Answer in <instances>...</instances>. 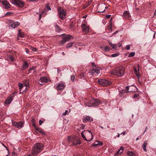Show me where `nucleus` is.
<instances>
[{"label": "nucleus", "mask_w": 156, "mask_h": 156, "mask_svg": "<svg viewBox=\"0 0 156 156\" xmlns=\"http://www.w3.org/2000/svg\"><path fill=\"white\" fill-rule=\"evenodd\" d=\"M44 145L42 143H37L34 145L32 150V154L37 155L43 150Z\"/></svg>", "instance_id": "1"}, {"label": "nucleus", "mask_w": 156, "mask_h": 156, "mask_svg": "<svg viewBox=\"0 0 156 156\" xmlns=\"http://www.w3.org/2000/svg\"><path fill=\"white\" fill-rule=\"evenodd\" d=\"M125 69L122 66H119L115 68L112 72L111 74L119 76H122L124 74Z\"/></svg>", "instance_id": "2"}, {"label": "nucleus", "mask_w": 156, "mask_h": 156, "mask_svg": "<svg viewBox=\"0 0 156 156\" xmlns=\"http://www.w3.org/2000/svg\"><path fill=\"white\" fill-rule=\"evenodd\" d=\"M67 140L69 143H72L73 145H77V144H80L81 143L79 138L77 136H73L71 137L70 136H68Z\"/></svg>", "instance_id": "3"}, {"label": "nucleus", "mask_w": 156, "mask_h": 156, "mask_svg": "<svg viewBox=\"0 0 156 156\" xmlns=\"http://www.w3.org/2000/svg\"><path fill=\"white\" fill-rule=\"evenodd\" d=\"M100 102V101L98 99H92L89 101L88 103H86V105L89 107L95 106L98 105Z\"/></svg>", "instance_id": "4"}, {"label": "nucleus", "mask_w": 156, "mask_h": 156, "mask_svg": "<svg viewBox=\"0 0 156 156\" xmlns=\"http://www.w3.org/2000/svg\"><path fill=\"white\" fill-rule=\"evenodd\" d=\"M58 11L59 17L62 20H64L66 16V10L61 7H59L58 8Z\"/></svg>", "instance_id": "5"}, {"label": "nucleus", "mask_w": 156, "mask_h": 156, "mask_svg": "<svg viewBox=\"0 0 156 156\" xmlns=\"http://www.w3.org/2000/svg\"><path fill=\"white\" fill-rule=\"evenodd\" d=\"M98 82L99 84L103 86H109V85H111L112 83V82L105 79H98Z\"/></svg>", "instance_id": "6"}, {"label": "nucleus", "mask_w": 156, "mask_h": 156, "mask_svg": "<svg viewBox=\"0 0 156 156\" xmlns=\"http://www.w3.org/2000/svg\"><path fill=\"white\" fill-rule=\"evenodd\" d=\"M11 2L14 5H16L18 7L22 8L24 6V3L23 2L19 0H11Z\"/></svg>", "instance_id": "7"}, {"label": "nucleus", "mask_w": 156, "mask_h": 156, "mask_svg": "<svg viewBox=\"0 0 156 156\" xmlns=\"http://www.w3.org/2000/svg\"><path fill=\"white\" fill-rule=\"evenodd\" d=\"M72 37V36L71 35H70V34H67V35H65V36H64L62 40L60 41L59 42V44H64L66 41L69 40Z\"/></svg>", "instance_id": "8"}, {"label": "nucleus", "mask_w": 156, "mask_h": 156, "mask_svg": "<svg viewBox=\"0 0 156 156\" xmlns=\"http://www.w3.org/2000/svg\"><path fill=\"white\" fill-rule=\"evenodd\" d=\"M12 122L13 126H16L18 128H21L23 126V124L22 122H15L12 120Z\"/></svg>", "instance_id": "9"}, {"label": "nucleus", "mask_w": 156, "mask_h": 156, "mask_svg": "<svg viewBox=\"0 0 156 156\" xmlns=\"http://www.w3.org/2000/svg\"><path fill=\"white\" fill-rule=\"evenodd\" d=\"M9 21L10 22L9 27H12V28H15L20 25V23L17 22V21L14 22V21H12L11 20H9Z\"/></svg>", "instance_id": "10"}, {"label": "nucleus", "mask_w": 156, "mask_h": 156, "mask_svg": "<svg viewBox=\"0 0 156 156\" xmlns=\"http://www.w3.org/2000/svg\"><path fill=\"white\" fill-rule=\"evenodd\" d=\"M86 133L87 134V141L92 140L93 138V136L91 131L88 130L86 131Z\"/></svg>", "instance_id": "11"}, {"label": "nucleus", "mask_w": 156, "mask_h": 156, "mask_svg": "<svg viewBox=\"0 0 156 156\" xmlns=\"http://www.w3.org/2000/svg\"><path fill=\"white\" fill-rule=\"evenodd\" d=\"M93 118H91L90 116H83V122H84V123H86V122H91V121H93Z\"/></svg>", "instance_id": "12"}, {"label": "nucleus", "mask_w": 156, "mask_h": 156, "mask_svg": "<svg viewBox=\"0 0 156 156\" xmlns=\"http://www.w3.org/2000/svg\"><path fill=\"white\" fill-rule=\"evenodd\" d=\"M83 31L85 34H87L89 31V28L88 26H86L85 24H83L82 26Z\"/></svg>", "instance_id": "13"}, {"label": "nucleus", "mask_w": 156, "mask_h": 156, "mask_svg": "<svg viewBox=\"0 0 156 156\" xmlns=\"http://www.w3.org/2000/svg\"><path fill=\"white\" fill-rule=\"evenodd\" d=\"M14 96H13L11 94L10 95L8 98L6 99V100L5 102L6 104H9L11 103L12 101L13 100Z\"/></svg>", "instance_id": "14"}, {"label": "nucleus", "mask_w": 156, "mask_h": 156, "mask_svg": "<svg viewBox=\"0 0 156 156\" xmlns=\"http://www.w3.org/2000/svg\"><path fill=\"white\" fill-rule=\"evenodd\" d=\"M2 4L4 6V7L5 9L9 8L10 7V5L9 2L7 1H2Z\"/></svg>", "instance_id": "15"}, {"label": "nucleus", "mask_w": 156, "mask_h": 156, "mask_svg": "<svg viewBox=\"0 0 156 156\" xmlns=\"http://www.w3.org/2000/svg\"><path fill=\"white\" fill-rule=\"evenodd\" d=\"M29 66V65L28 62H27V61H24L21 67V70H23L24 69H27V68H28Z\"/></svg>", "instance_id": "16"}, {"label": "nucleus", "mask_w": 156, "mask_h": 156, "mask_svg": "<svg viewBox=\"0 0 156 156\" xmlns=\"http://www.w3.org/2000/svg\"><path fill=\"white\" fill-rule=\"evenodd\" d=\"M65 86L64 84L59 83L56 87V89L57 90H61L62 89L64 88Z\"/></svg>", "instance_id": "17"}, {"label": "nucleus", "mask_w": 156, "mask_h": 156, "mask_svg": "<svg viewBox=\"0 0 156 156\" xmlns=\"http://www.w3.org/2000/svg\"><path fill=\"white\" fill-rule=\"evenodd\" d=\"M48 81V79L47 77H41L39 81L41 82V84H42V83H44V82H47Z\"/></svg>", "instance_id": "18"}, {"label": "nucleus", "mask_w": 156, "mask_h": 156, "mask_svg": "<svg viewBox=\"0 0 156 156\" xmlns=\"http://www.w3.org/2000/svg\"><path fill=\"white\" fill-rule=\"evenodd\" d=\"M103 144V142H100L99 140H96L94 143H93L92 146H94V147H97L98 145H102Z\"/></svg>", "instance_id": "19"}, {"label": "nucleus", "mask_w": 156, "mask_h": 156, "mask_svg": "<svg viewBox=\"0 0 156 156\" xmlns=\"http://www.w3.org/2000/svg\"><path fill=\"white\" fill-rule=\"evenodd\" d=\"M123 149L124 147H121L118 151L115 154V155H118L119 154L122 153Z\"/></svg>", "instance_id": "20"}, {"label": "nucleus", "mask_w": 156, "mask_h": 156, "mask_svg": "<svg viewBox=\"0 0 156 156\" xmlns=\"http://www.w3.org/2000/svg\"><path fill=\"white\" fill-rule=\"evenodd\" d=\"M147 140L145 141L143 145H142V147L143 148V150H144L145 151H147V150H146V147H147Z\"/></svg>", "instance_id": "21"}, {"label": "nucleus", "mask_w": 156, "mask_h": 156, "mask_svg": "<svg viewBox=\"0 0 156 156\" xmlns=\"http://www.w3.org/2000/svg\"><path fill=\"white\" fill-rule=\"evenodd\" d=\"M24 85L26 87V89H27V87H29V80H28V79H25L24 80Z\"/></svg>", "instance_id": "22"}, {"label": "nucleus", "mask_w": 156, "mask_h": 156, "mask_svg": "<svg viewBox=\"0 0 156 156\" xmlns=\"http://www.w3.org/2000/svg\"><path fill=\"white\" fill-rule=\"evenodd\" d=\"M105 7L104 5H101L100 6H98V8L99 9L102 8V9H101V10H99L98 12H104V11H105Z\"/></svg>", "instance_id": "23"}, {"label": "nucleus", "mask_w": 156, "mask_h": 156, "mask_svg": "<svg viewBox=\"0 0 156 156\" xmlns=\"http://www.w3.org/2000/svg\"><path fill=\"white\" fill-rule=\"evenodd\" d=\"M123 16L124 17H125V18H129V12L127 11H124Z\"/></svg>", "instance_id": "24"}, {"label": "nucleus", "mask_w": 156, "mask_h": 156, "mask_svg": "<svg viewBox=\"0 0 156 156\" xmlns=\"http://www.w3.org/2000/svg\"><path fill=\"white\" fill-rule=\"evenodd\" d=\"M24 36V34L23 32H21V30H18V36L20 37H23Z\"/></svg>", "instance_id": "25"}, {"label": "nucleus", "mask_w": 156, "mask_h": 156, "mask_svg": "<svg viewBox=\"0 0 156 156\" xmlns=\"http://www.w3.org/2000/svg\"><path fill=\"white\" fill-rule=\"evenodd\" d=\"M36 130H37V131H38V132L40 133L41 134H44V135L45 133L44 131H43L42 129L41 128H38V127H37V128H36L35 129Z\"/></svg>", "instance_id": "26"}, {"label": "nucleus", "mask_w": 156, "mask_h": 156, "mask_svg": "<svg viewBox=\"0 0 156 156\" xmlns=\"http://www.w3.org/2000/svg\"><path fill=\"white\" fill-rule=\"evenodd\" d=\"M111 49L110 47L108 46H106L104 48V51H109L111 50Z\"/></svg>", "instance_id": "27"}, {"label": "nucleus", "mask_w": 156, "mask_h": 156, "mask_svg": "<svg viewBox=\"0 0 156 156\" xmlns=\"http://www.w3.org/2000/svg\"><path fill=\"white\" fill-rule=\"evenodd\" d=\"M109 44L113 48H117V44H113L111 42H109Z\"/></svg>", "instance_id": "28"}, {"label": "nucleus", "mask_w": 156, "mask_h": 156, "mask_svg": "<svg viewBox=\"0 0 156 156\" xmlns=\"http://www.w3.org/2000/svg\"><path fill=\"white\" fill-rule=\"evenodd\" d=\"M127 154L131 156H135V153H134V152H133V151H128L127 152Z\"/></svg>", "instance_id": "29"}, {"label": "nucleus", "mask_w": 156, "mask_h": 156, "mask_svg": "<svg viewBox=\"0 0 156 156\" xmlns=\"http://www.w3.org/2000/svg\"><path fill=\"white\" fill-rule=\"evenodd\" d=\"M73 42H71L70 43H69L67 44L66 46V47L67 48H69L70 47H72L73 44Z\"/></svg>", "instance_id": "30"}, {"label": "nucleus", "mask_w": 156, "mask_h": 156, "mask_svg": "<svg viewBox=\"0 0 156 156\" xmlns=\"http://www.w3.org/2000/svg\"><path fill=\"white\" fill-rule=\"evenodd\" d=\"M89 73L91 75H94L95 74V69H93L92 70H90L89 71Z\"/></svg>", "instance_id": "31"}, {"label": "nucleus", "mask_w": 156, "mask_h": 156, "mask_svg": "<svg viewBox=\"0 0 156 156\" xmlns=\"http://www.w3.org/2000/svg\"><path fill=\"white\" fill-rule=\"evenodd\" d=\"M1 145L2 146H3L4 147H5V148L8 151V154H7L6 155H5V156H8V155H9V150L8 149V148H7V147H6L5 146V145L4 144H3V143H1L0 144V146H1Z\"/></svg>", "instance_id": "32"}, {"label": "nucleus", "mask_w": 156, "mask_h": 156, "mask_svg": "<svg viewBox=\"0 0 156 156\" xmlns=\"http://www.w3.org/2000/svg\"><path fill=\"white\" fill-rule=\"evenodd\" d=\"M55 29L56 31L57 32H60L61 30V28L59 27V26H58V25H56L55 26Z\"/></svg>", "instance_id": "33"}, {"label": "nucleus", "mask_w": 156, "mask_h": 156, "mask_svg": "<svg viewBox=\"0 0 156 156\" xmlns=\"http://www.w3.org/2000/svg\"><path fill=\"white\" fill-rule=\"evenodd\" d=\"M8 57L9 58H10L12 61H14L15 60V59L14 57H13L12 55H8Z\"/></svg>", "instance_id": "34"}, {"label": "nucleus", "mask_w": 156, "mask_h": 156, "mask_svg": "<svg viewBox=\"0 0 156 156\" xmlns=\"http://www.w3.org/2000/svg\"><path fill=\"white\" fill-rule=\"evenodd\" d=\"M23 87V85L22 83H18V87L20 90H21Z\"/></svg>", "instance_id": "35"}, {"label": "nucleus", "mask_w": 156, "mask_h": 156, "mask_svg": "<svg viewBox=\"0 0 156 156\" xmlns=\"http://www.w3.org/2000/svg\"><path fill=\"white\" fill-rule=\"evenodd\" d=\"M129 86H127L126 87V93H128L129 92H131V91H132V90H130L129 91Z\"/></svg>", "instance_id": "36"}, {"label": "nucleus", "mask_w": 156, "mask_h": 156, "mask_svg": "<svg viewBox=\"0 0 156 156\" xmlns=\"http://www.w3.org/2000/svg\"><path fill=\"white\" fill-rule=\"evenodd\" d=\"M81 134L82 137L84 139V140H85L87 141V138L85 136L84 134V132H82L81 133Z\"/></svg>", "instance_id": "37"}, {"label": "nucleus", "mask_w": 156, "mask_h": 156, "mask_svg": "<svg viewBox=\"0 0 156 156\" xmlns=\"http://www.w3.org/2000/svg\"><path fill=\"white\" fill-rule=\"evenodd\" d=\"M135 52H132L130 53L128 55L129 57H133V56H134L135 55Z\"/></svg>", "instance_id": "38"}, {"label": "nucleus", "mask_w": 156, "mask_h": 156, "mask_svg": "<svg viewBox=\"0 0 156 156\" xmlns=\"http://www.w3.org/2000/svg\"><path fill=\"white\" fill-rule=\"evenodd\" d=\"M139 96V94H134L133 97V98L134 99H136Z\"/></svg>", "instance_id": "39"}, {"label": "nucleus", "mask_w": 156, "mask_h": 156, "mask_svg": "<svg viewBox=\"0 0 156 156\" xmlns=\"http://www.w3.org/2000/svg\"><path fill=\"white\" fill-rule=\"evenodd\" d=\"M119 53H116V54H114L112 55V57H116L117 56H119Z\"/></svg>", "instance_id": "40"}, {"label": "nucleus", "mask_w": 156, "mask_h": 156, "mask_svg": "<svg viewBox=\"0 0 156 156\" xmlns=\"http://www.w3.org/2000/svg\"><path fill=\"white\" fill-rule=\"evenodd\" d=\"M120 93L121 94H123V93H126V91L125 89H123V90H120Z\"/></svg>", "instance_id": "41"}, {"label": "nucleus", "mask_w": 156, "mask_h": 156, "mask_svg": "<svg viewBox=\"0 0 156 156\" xmlns=\"http://www.w3.org/2000/svg\"><path fill=\"white\" fill-rule=\"evenodd\" d=\"M49 3H48L47 5H46V8L48 10H51V7L50 6H49Z\"/></svg>", "instance_id": "42"}, {"label": "nucleus", "mask_w": 156, "mask_h": 156, "mask_svg": "<svg viewBox=\"0 0 156 156\" xmlns=\"http://www.w3.org/2000/svg\"><path fill=\"white\" fill-rule=\"evenodd\" d=\"M30 49L34 51H36L37 50V49H36V48H35L32 47H31L30 48Z\"/></svg>", "instance_id": "43"}, {"label": "nucleus", "mask_w": 156, "mask_h": 156, "mask_svg": "<svg viewBox=\"0 0 156 156\" xmlns=\"http://www.w3.org/2000/svg\"><path fill=\"white\" fill-rule=\"evenodd\" d=\"M95 69V73L97 74L100 73V70L98 69Z\"/></svg>", "instance_id": "44"}, {"label": "nucleus", "mask_w": 156, "mask_h": 156, "mask_svg": "<svg viewBox=\"0 0 156 156\" xmlns=\"http://www.w3.org/2000/svg\"><path fill=\"white\" fill-rule=\"evenodd\" d=\"M126 49V50H129L130 49V45H127L125 48Z\"/></svg>", "instance_id": "45"}, {"label": "nucleus", "mask_w": 156, "mask_h": 156, "mask_svg": "<svg viewBox=\"0 0 156 156\" xmlns=\"http://www.w3.org/2000/svg\"><path fill=\"white\" fill-rule=\"evenodd\" d=\"M75 77L74 76H71V79L72 81H74Z\"/></svg>", "instance_id": "46"}, {"label": "nucleus", "mask_w": 156, "mask_h": 156, "mask_svg": "<svg viewBox=\"0 0 156 156\" xmlns=\"http://www.w3.org/2000/svg\"><path fill=\"white\" fill-rule=\"evenodd\" d=\"M139 70L138 69V71H137L136 73V75L137 76V77H139L140 76V74L139 73Z\"/></svg>", "instance_id": "47"}, {"label": "nucleus", "mask_w": 156, "mask_h": 156, "mask_svg": "<svg viewBox=\"0 0 156 156\" xmlns=\"http://www.w3.org/2000/svg\"><path fill=\"white\" fill-rule=\"evenodd\" d=\"M12 156H17V154L15 152H13Z\"/></svg>", "instance_id": "48"}, {"label": "nucleus", "mask_w": 156, "mask_h": 156, "mask_svg": "<svg viewBox=\"0 0 156 156\" xmlns=\"http://www.w3.org/2000/svg\"><path fill=\"white\" fill-rule=\"evenodd\" d=\"M133 70H134V71L135 73L136 74V72H137V69H136V68H135V67H134L133 68Z\"/></svg>", "instance_id": "49"}, {"label": "nucleus", "mask_w": 156, "mask_h": 156, "mask_svg": "<svg viewBox=\"0 0 156 156\" xmlns=\"http://www.w3.org/2000/svg\"><path fill=\"white\" fill-rule=\"evenodd\" d=\"M85 127V126H84V125L82 124L81 126L80 127V128L81 129H84Z\"/></svg>", "instance_id": "50"}, {"label": "nucleus", "mask_w": 156, "mask_h": 156, "mask_svg": "<svg viewBox=\"0 0 156 156\" xmlns=\"http://www.w3.org/2000/svg\"><path fill=\"white\" fill-rule=\"evenodd\" d=\"M25 51L27 53H28L29 54L30 52H29V50L28 48H25Z\"/></svg>", "instance_id": "51"}, {"label": "nucleus", "mask_w": 156, "mask_h": 156, "mask_svg": "<svg viewBox=\"0 0 156 156\" xmlns=\"http://www.w3.org/2000/svg\"><path fill=\"white\" fill-rule=\"evenodd\" d=\"M35 67H33L32 68H31V69H30L29 70V73H31V70H34V69H35Z\"/></svg>", "instance_id": "52"}, {"label": "nucleus", "mask_w": 156, "mask_h": 156, "mask_svg": "<svg viewBox=\"0 0 156 156\" xmlns=\"http://www.w3.org/2000/svg\"><path fill=\"white\" fill-rule=\"evenodd\" d=\"M68 112L67 110H66L65 112L62 114L63 115H66L67 114Z\"/></svg>", "instance_id": "53"}, {"label": "nucleus", "mask_w": 156, "mask_h": 156, "mask_svg": "<svg viewBox=\"0 0 156 156\" xmlns=\"http://www.w3.org/2000/svg\"><path fill=\"white\" fill-rule=\"evenodd\" d=\"M43 121H42V120H40L39 121V124L40 125H41L42 124Z\"/></svg>", "instance_id": "54"}, {"label": "nucleus", "mask_w": 156, "mask_h": 156, "mask_svg": "<svg viewBox=\"0 0 156 156\" xmlns=\"http://www.w3.org/2000/svg\"><path fill=\"white\" fill-rule=\"evenodd\" d=\"M111 15H106L105 17L107 18H109L111 17Z\"/></svg>", "instance_id": "55"}, {"label": "nucleus", "mask_w": 156, "mask_h": 156, "mask_svg": "<svg viewBox=\"0 0 156 156\" xmlns=\"http://www.w3.org/2000/svg\"><path fill=\"white\" fill-rule=\"evenodd\" d=\"M108 30H112V26H108Z\"/></svg>", "instance_id": "56"}, {"label": "nucleus", "mask_w": 156, "mask_h": 156, "mask_svg": "<svg viewBox=\"0 0 156 156\" xmlns=\"http://www.w3.org/2000/svg\"><path fill=\"white\" fill-rule=\"evenodd\" d=\"M91 64L92 66H93V67H94V66H95V67H96L95 64V63H94V62H92Z\"/></svg>", "instance_id": "57"}, {"label": "nucleus", "mask_w": 156, "mask_h": 156, "mask_svg": "<svg viewBox=\"0 0 156 156\" xmlns=\"http://www.w3.org/2000/svg\"><path fill=\"white\" fill-rule=\"evenodd\" d=\"M33 126L34 127H36V123H34L33 124Z\"/></svg>", "instance_id": "58"}, {"label": "nucleus", "mask_w": 156, "mask_h": 156, "mask_svg": "<svg viewBox=\"0 0 156 156\" xmlns=\"http://www.w3.org/2000/svg\"><path fill=\"white\" fill-rule=\"evenodd\" d=\"M119 32V31L117 30L115 32L113 33V34H117V33H118Z\"/></svg>", "instance_id": "59"}, {"label": "nucleus", "mask_w": 156, "mask_h": 156, "mask_svg": "<svg viewBox=\"0 0 156 156\" xmlns=\"http://www.w3.org/2000/svg\"><path fill=\"white\" fill-rule=\"evenodd\" d=\"M90 3L91 2H89L88 3L87 5V6H89V5H90Z\"/></svg>", "instance_id": "60"}, {"label": "nucleus", "mask_w": 156, "mask_h": 156, "mask_svg": "<svg viewBox=\"0 0 156 156\" xmlns=\"http://www.w3.org/2000/svg\"><path fill=\"white\" fill-rule=\"evenodd\" d=\"M80 76H84V75L83 73H81L80 74Z\"/></svg>", "instance_id": "61"}, {"label": "nucleus", "mask_w": 156, "mask_h": 156, "mask_svg": "<svg viewBox=\"0 0 156 156\" xmlns=\"http://www.w3.org/2000/svg\"><path fill=\"white\" fill-rule=\"evenodd\" d=\"M147 126H146L145 128V131H144V133L146 132V131H147Z\"/></svg>", "instance_id": "62"}, {"label": "nucleus", "mask_w": 156, "mask_h": 156, "mask_svg": "<svg viewBox=\"0 0 156 156\" xmlns=\"http://www.w3.org/2000/svg\"><path fill=\"white\" fill-rule=\"evenodd\" d=\"M118 46L119 47H121V46H122V44L120 43H119L118 44Z\"/></svg>", "instance_id": "63"}, {"label": "nucleus", "mask_w": 156, "mask_h": 156, "mask_svg": "<svg viewBox=\"0 0 156 156\" xmlns=\"http://www.w3.org/2000/svg\"><path fill=\"white\" fill-rule=\"evenodd\" d=\"M154 15H156V9H155V11H154Z\"/></svg>", "instance_id": "64"}]
</instances>
